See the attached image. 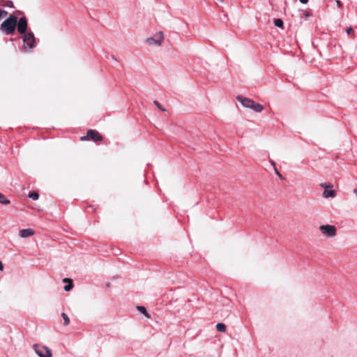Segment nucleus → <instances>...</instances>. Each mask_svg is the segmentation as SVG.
<instances>
[{
    "label": "nucleus",
    "instance_id": "nucleus-1",
    "mask_svg": "<svg viewBox=\"0 0 357 357\" xmlns=\"http://www.w3.org/2000/svg\"><path fill=\"white\" fill-rule=\"evenodd\" d=\"M22 41V50L28 53L31 52L37 45L35 36L31 31L27 32L23 35Z\"/></svg>",
    "mask_w": 357,
    "mask_h": 357
},
{
    "label": "nucleus",
    "instance_id": "nucleus-2",
    "mask_svg": "<svg viewBox=\"0 0 357 357\" xmlns=\"http://www.w3.org/2000/svg\"><path fill=\"white\" fill-rule=\"evenodd\" d=\"M17 22V17L13 15H10L1 24V30L7 35L13 34Z\"/></svg>",
    "mask_w": 357,
    "mask_h": 357
},
{
    "label": "nucleus",
    "instance_id": "nucleus-3",
    "mask_svg": "<svg viewBox=\"0 0 357 357\" xmlns=\"http://www.w3.org/2000/svg\"><path fill=\"white\" fill-rule=\"evenodd\" d=\"M236 99L242 104L244 107L251 109L255 112H261L264 109L262 105L257 103L254 100L248 98L238 96H237Z\"/></svg>",
    "mask_w": 357,
    "mask_h": 357
},
{
    "label": "nucleus",
    "instance_id": "nucleus-4",
    "mask_svg": "<svg viewBox=\"0 0 357 357\" xmlns=\"http://www.w3.org/2000/svg\"><path fill=\"white\" fill-rule=\"evenodd\" d=\"M319 231L324 236L333 238L337 234V229L334 225H324L319 227Z\"/></svg>",
    "mask_w": 357,
    "mask_h": 357
},
{
    "label": "nucleus",
    "instance_id": "nucleus-5",
    "mask_svg": "<svg viewBox=\"0 0 357 357\" xmlns=\"http://www.w3.org/2000/svg\"><path fill=\"white\" fill-rule=\"evenodd\" d=\"M164 40V34L162 31H158L152 37L146 39L145 42L149 45L160 46Z\"/></svg>",
    "mask_w": 357,
    "mask_h": 357
},
{
    "label": "nucleus",
    "instance_id": "nucleus-6",
    "mask_svg": "<svg viewBox=\"0 0 357 357\" xmlns=\"http://www.w3.org/2000/svg\"><path fill=\"white\" fill-rule=\"evenodd\" d=\"M33 349L39 357H52V351L46 346L35 344Z\"/></svg>",
    "mask_w": 357,
    "mask_h": 357
},
{
    "label": "nucleus",
    "instance_id": "nucleus-7",
    "mask_svg": "<svg viewBox=\"0 0 357 357\" xmlns=\"http://www.w3.org/2000/svg\"><path fill=\"white\" fill-rule=\"evenodd\" d=\"M102 139L101 135L94 130L87 131L86 135L81 137V140H93L94 142L101 141Z\"/></svg>",
    "mask_w": 357,
    "mask_h": 357
},
{
    "label": "nucleus",
    "instance_id": "nucleus-8",
    "mask_svg": "<svg viewBox=\"0 0 357 357\" xmlns=\"http://www.w3.org/2000/svg\"><path fill=\"white\" fill-rule=\"evenodd\" d=\"M27 26H28V23H27V20L26 17H21L19 19V20H17L16 26H17L18 32L20 34L24 35L27 33L26 32Z\"/></svg>",
    "mask_w": 357,
    "mask_h": 357
},
{
    "label": "nucleus",
    "instance_id": "nucleus-9",
    "mask_svg": "<svg viewBox=\"0 0 357 357\" xmlns=\"http://www.w3.org/2000/svg\"><path fill=\"white\" fill-rule=\"evenodd\" d=\"M33 234H34V231L31 229H21L19 231V236L22 238H25L31 236Z\"/></svg>",
    "mask_w": 357,
    "mask_h": 357
},
{
    "label": "nucleus",
    "instance_id": "nucleus-10",
    "mask_svg": "<svg viewBox=\"0 0 357 357\" xmlns=\"http://www.w3.org/2000/svg\"><path fill=\"white\" fill-rule=\"evenodd\" d=\"M322 196L324 198H333L336 196V192L334 190H324Z\"/></svg>",
    "mask_w": 357,
    "mask_h": 357
},
{
    "label": "nucleus",
    "instance_id": "nucleus-11",
    "mask_svg": "<svg viewBox=\"0 0 357 357\" xmlns=\"http://www.w3.org/2000/svg\"><path fill=\"white\" fill-rule=\"evenodd\" d=\"M10 202L9 199H8L3 194L0 193V204H8Z\"/></svg>",
    "mask_w": 357,
    "mask_h": 357
},
{
    "label": "nucleus",
    "instance_id": "nucleus-12",
    "mask_svg": "<svg viewBox=\"0 0 357 357\" xmlns=\"http://www.w3.org/2000/svg\"><path fill=\"white\" fill-rule=\"evenodd\" d=\"M216 329L218 332H225L226 331V326L222 323H218L216 325Z\"/></svg>",
    "mask_w": 357,
    "mask_h": 357
},
{
    "label": "nucleus",
    "instance_id": "nucleus-13",
    "mask_svg": "<svg viewBox=\"0 0 357 357\" xmlns=\"http://www.w3.org/2000/svg\"><path fill=\"white\" fill-rule=\"evenodd\" d=\"M137 310L139 312L142 313L143 314H144L147 318H149L150 316L149 314V313L147 312L146 308L143 306H137Z\"/></svg>",
    "mask_w": 357,
    "mask_h": 357
},
{
    "label": "nucleus",
    "instance_id": "nucleus-14",
    "mask_svg": "<svg viewBox=\"0 0 357 357\" xmlns=\"http://www.w3.org/2000/svg\"><path fill=\"white\" fill-rule=\"evenodd\" d=\"M61 317H62V318H63V321H64V323H63V324H64V325H65V326L68 325V324H69V323H70V319H69V317H68V315H67L66 313L63 312V313L61 314Z\"/></svg>",
    "mask_w": 357,
    "mask_h": 357
},
{
    "label": "nucleus",
    "instance_id": "nucleus-15",
    "mask_svg": "<svg viewBox=\"0 0 357 357\" xmlns=\"http://www.w3.org/2000/svg\"><path fill=\"white\" fill-rule=\"evenodd\" d=\"M274 24L277 27L282 28L283 27V21L281 19H275L274 20Z\"/></svg>",
    "mask_w": 357,
    "mask_h": 357
},
{
    "label": "nucleus",
    "instance_id": "nucleus-16",
    "mask_svg": "<svg viewBox=\"0 0 357 357\" xmlns=\"http://www.w3.org/2000/svg\"><path fill=\"white\" fill-rule=\"evenodd\" d=\"M29 197L33 199V200H37L39 197V195L38 192H33L29 195Z\"/></svg>",
    "mask_w": 357,
    "mask_h": 357
},
{
    "label": "nucleus",
    "instance_id": "nucleus-17",
    "mask_svg": "<svg viewBox=\"0 0 357 357\" xmlns=\"http://www.w3.org/2000/svg\"><path fill=\"white\" fill-rule=\"evenodd\" d=\"M320 186L321 188H324L325 190H328V188H331L333 187V184H331V183L328 184V183H320Z\"/></svg>",
    "mask_w": 357,
    "mask_h": 357
},
{
    "label": "nucleus",
    "instance_id": "nucleus-18",
    "mask_svg": "<svg viewBox=\"0 0 357 357\" xmlns=\"http://www.w3.org/2000/svg\"><path fill=\"white\" fill-rule=\"evenodd\" d=\"M153 104L160 110L163 112L166 111V109L160 104V102L158 100H154Z\"/></svg>",
    "mask_w": 357,
    "mask_h": 357
},
{
    "label": "nucleus",
    "instance_id": "nucleus-19",
    "mask_svg": "<svg viewBox=\"0 0 357 357\" xmlns=\"http://www.w3.org/2000/svg\"><path fill=\"white\" fill-rule=\"evenodd\" d=\"M73 288V284L71 283H70L69 284H67L64 287V290L66 291H68L70 290H71Z\"/></svg>",
    "mask_w": 357,
    "mask_h": 357
},
{
    "label": "nucleus",
    "instance_id": "nucleus-20",
    "mask_svg": "<svg viewBox=\"0 0 357 357\" xmlns=\"http://www.w3.org/2000/svg\"><path fill=\"white\" fill-rule=\"evenodd\" d=\"M7 12L3 10H0V20L7 15Z\"/></svg>",
    "mask_w": 357,
    "mask_h": 357
},
{
    "label": "nucleus",
    "instance_id": "nucleus-21",
    "mask_svg": "<svg viewBox=\"0 0 357 357\" xmlns=\"http://www.w3.org/2000/svg\"><path fill=\"white\" fill-rule=\"evenodd\" d=\"M336 5L337 7L341 8L342 7V3L340 0H335Z\"/></svg>",
    "mask_w": 357,
    "mask_h": 357
},
{
    "label": "nucleus",
    "instance_id": "nucleus-22",
    "mask_svg": "<svg viewBox=\"0 0 357 357\" xmlns=\"http://www.w3.org/2000/svg\"><path fill=\"white\" fill-rule=\"evenodd\" d=\"M351 32H353V29L351 27H349L347 29V33H351Z\"/></svg>",
    "mask_w": 357,
    "mask_h": 357
},
{
    "label": "nucleus",
    "instance_id": "nucleus-23",
    "mask_svg": "<svg viewBox=\"0 0 357 357\" xmlns=\"http://www.w3.org/2000/svg\"><path fill=\"white\" fill-rule=\"evenodd\" d=\"M275 173L276 174L280 177V178H282L281 174L275 168Z\"/></svg>",
    "mask_w": 357,
    "mask_h": 357
},
{
    "label": "nucleus",
    "instance_id": "nucleus-24",
    "mask_svg": "<svg viewBox=\"0 0 357 357\" xmlns=\"http://www.w3.org/2000/svg\"><path fill=\"white\" fill-rule=\"evenodd\" d=\"M299 1L301 3H304V4H305L308 2V0H299Z\"/></svg>",
    "mask_w": 357,
    "mask_h": 357
},
{
    "label": "nucleus",
    "instance_id": "nucleus-25",
    "mask_svg": "<svg viewBox=\"0 0 357 357\" xmlns=\"http://www.w3.org/2000/svg\"><path fill=\"white\" fill-rule=\"evenodd\" d=\"M3 269V266L2 262L0 261V270L2 271Z\"/></svg>",
    "mask_w": 357,
    "mask_h": 357
},
{
    "label": "nucleus",
    "instance_id": "nucleus-26",
    "mask_svg": "<svg viewBox=\"0 0 357 357\" xmlns=\"http://www.w3.org/2000/svg\"><path fill=\"white\" fill-rule=\"evenodd\" d=\"M354 193L356 194V195L357 197V190L356 189L354 190Z\"/></svg>",
    "mask_w": 357,
    "mask_h": 357
},
{
    "label": "nucleus",
    "instance_id": "nucleus-27",
    "mask_svg": "<svg viewBox=\"0 0 357 357\" xmlns=\"http://www.w3.org/2000/svg\"><path fill=\"white\" fill-rule=\"evenodd\" d=\"M272 165L275 166V162H271Z\"/></svg>",
    "mask_w": 357,
    "mask_h": 357
},
{
    "label": "nucleus",
    "instance_id": "nucleus-28",
    "mask_svg": "<svg viewBox=\"0 0 357 357\" xmlns=\"http://www.w3.org/2000/svg\"><path fill=\"white\" fill-rule=\"evenodd\" d=\"M221 1H223L224 0H220Z\"/></svg>",
    "mask_w": 357,
    "mask_h": 357
}]
</instances>
